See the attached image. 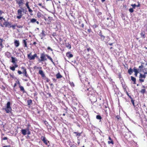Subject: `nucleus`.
Returning <instances> with one entry per match:
<instances>
[{
    "label": "nucleus",
    "mask_w": 147,
    "mask_h": 147,
    "mask_svg": "<svg viewBox=\"0 0 147 147\" xmlns=\"http://www.w3.org/2000/svg\"><path fill=\"white\" fill-rule=\"evenodd\" d=\"M87 92L88 94L89 95H90V100L91 101V102L94 103L96 102L97 101V99L96 96L95 94H92L90 93L91 92V90H92L91 88H87L86 89Z\"/></svg>",
    "instance_id": "nucleus-1"
},
{
    "label": "nucleus",
    "mask_w": 147,
    "mask_h": 147,
    "mask_svg": "<svg viewBox=\"0 0 147 147\" xmlns=\"http://www.w3.org/2000/svg\"><path fill=\"white\" fill-rule=\"evenodd\" d=\"M10 102H8L7 103L6 107L4 108H3V109L7 113H9L11 112L12 109L10 106Z\"/></svg>",
    "instance_id": "nucleus-2"
},
{
    "label": "nucleus",
    "mask_w": 147,
    "mask_h": 147,
    "mask_svg": "<svg viewBox=\"0 0 147 147\" xmlns=\"http://www.w3.org/2000/svg\"><path fill=\"white\" fill-rule=\"evenodd\" d=\"M21 9H18L17 11V14L18 16H17V18L18 19H20L22 15V12H24V9L21 7Z\"/></svg>",
    "instance_id": "nucleus-3"
},
{
    "label": "nucleus",
    "mask_w": 147,
    "mask_h": 147,
    "mask_svg": "<svg viewBox=\"0 0 147 147\" xmlns=\"http://www.w3.org/2000/svg\"><path fill=\"white\" fill-rule=\"evenodd\" d=\"M47 55L45 54V53H43L40 54V59H38V61L39 62H43L47 60V59L46 57H47Z\"/></svg>",
    "instance_id": "nucleus-4"
},
{
    "label": "nucleus",
    "mask_w": 147,
    "mask_h": 147,
    "mask_svg": "<svg viewBox=\"0 0 147 147\" xmlns=\"http://www.w3.org/2000/svg\"><path fill=\"white\" fill-rule=\"evenodd\" d=\"M31 54L32 53H30L27 55L28 58L30 60H34L35 57H38L36 54L35 53L34 55L32 56L31 55Z\"/></svg>",
    "instance_id": "nucleus-5"
},
{
    "label": "nucleus",
    "mask_w": 147,
    "mask_h": 147,
    "mask_svg": "<svg viewBox=\"0 0 147 147\" xmlns=\"http://www.w3.org/2000/svg\"><path fill=\"white\" fill-rule=\"evenodd\" d=\"M146 77V75L142 74L140 73V75L139 77V81L140 82H142L144 81V80Z\"/></svg>",
    "instance_id": "nucleus-6"
},
{
    "label": "nucleus",
    "mask_w": 147,
    "mask_h": 147,
    "mask_svg": "<svg viewBox=\"0 0 147 147\" xmlns=\"http://www.w3.org/2000/svg\"><path fill=\"white\" fill-rule=\"evenodd\" d=\"M16 3L19 5V7L22 6L24 3V0H16Z\"/></svg>",
    "instance_id": "nucleus-7"
},
{
    "label": "nucleus",
    "mask_w": 147,
    "mask_h": 147,
    "mask_svg": "<svg viewBox=\"0 0 147 147\" xmlns=\"http://www.w3.org/2000/svg\"><path fill=\"white\" fill-rule=\"evenodd\" d=\"M29 2L28 1L26 2L25 4V5L27 7V9H28V11L30 13V14L31 15H32L33 14H32V13L33 12V11L30 8L29 6Z\"/></svg>",
    "instance_id": "nucleus-8"
},
{
    "label": "nucleus",
    "mask_w": 147,
    "mask_h": 147,
    "mask_svg": "<svg viewBox=\"0 0 147 147\" xmlns=\"http://www.w3.org/2000/svg\"><path fill=\"white\" fill-rule=\"evenodd\" d=\"M11 23L7 21H5L3 23V25L5 26V27H8L10 28V26L11 25Z\"/></svg>",
    "instance_id": "nucleus-9"
},
{
    "label": "nucleus",
    "mask_w": 147,
    "mask_h": 147,
    "mask_svg": "<svg viewBox=\"0 0 147 147\" xmlns=\"http://www.w3.org/2000/svg\"><path fill=\"white\" fill-rule=\"evenodd\" d=\"M134 109L136 111V113H138L140 114L139 112L138 111V110L140 108L139 107L138 104H137V105H135V106H134Z\"/></svg>",
    "instance_id": "nucleus-10"
},
{
    "label": "nucleus",
    "mask_w": 147,
    "mask_h": 147,
    "mask_svg": "<svg viewBox=\"0 0 147 147\" xmlns=\"http://www.w3.org/2000/svg\"><path fill=\"white\" fill-rule=\"evenodd\" d=\"M41 140L44 143L46 144L49 141L46 138L45 136H42L41 138Z\"/></svg>",
    "instance_id": "nucleus-11"
},
{
    "label": "nucleus",
    "mask_w": 147,
    "mask_h": 147,
    "mask_svg": "<svg viewBox=\"0 0 147 147\" xmlns=\"http://www.w3.org/2000/svg\"><path fill=\"white\" fill-rule=\"evenodd\" d=\"M11 62L14 65L17 63L16 62V61H18L17 59V58H16V57H11Z\"/></svg>",
    "instance_id": "nucleus-12"
},
{
    "label": "nucleus",
    "mask_w": 147,
    "mask_h": 147,
    "mask_svg": "<svg viewBox=\"0 0 147 147\" xmlns=\"http://www.w3.org/2000/svg\"><path fill=\"white\" fill-rule=\"evenodd\" d=\"M66 56L69 58H71L73 57V55L70 52H67L66 54Z\"/></svg>",
    "instance_id": "nucleus-13"
},
{
    "label": "nucleus",
    "mask_w": 147,
    "mask_h": 147,
    "mask_svg": "<svg viewBox=\"0 0 147 147\" xmlns=\"http://www.w3.org/2000/svg\"><path fill=\"white\" fill-rule=\"evenodd\" d=\"M27 40V39H26V40L24 39L22 40V44H23V45L24 47H26V48H28V46L27 45V43L26 41V40Z\"/></svg>",
    "instance_id": "nucleus-14"
},
{
    "label": "nucleus",
    "mask_w": 147,
    "mask_h": 147,
    "mask_svg": "<svg viewBox=\"0 0 147 147\" xmlns=\"http://www.w3.org/2000/svg\"><path fill=\"white\" fill-rule=\"evenodd\" d=\"M14 45L16 47H17L19 46L20 42L18 40H15L14 42Z\"/></svg>",
    "instance_id": "nucleus-15"
},
{
    "label": "nucleus",
    "mask_w": 147,
    "mask_h": 147,
    "mask_svg": "<svg viewBox=\"0 0 147 147\" xmlns=\"http://www.w3.org/2000/svg\"><path fill=\"white\" fill-rule=\"evenodd\" d=\"M39 74H40L42 77H44L45 76V74H44L43 71L42 70H39L38 72Z\"/></svg>",
    "instance_id": "nucleus-16"
},
{
    "label": "nucleus",
    "mask_w": 147,
    "mask_h": 147,
    "mask_svg": "<svg viewBox=\"0 0 147 147\" xmlns=\"http://www.w3.org/2000/svg\"><path fill=\"white\" fill-rule=\"evenodd\" d=\"M21 131L22 134L24 135H26L27 134V130L25 129H22Z\"/></svg>",
    "instance_id": "nucleus-17"
},
{
    "label": "nucleus",
    "mask_w": 147,
    "mask_h": 147,
    "mask_svg": "<svg viewBox=\"0 0 147 147\" xmlns=\"http://www.w3.org/2000/svg\"><path fill=\"white\" fill-rule=\"evenodd\" d=\"M23 73L24 74V75L26 77H27L30 79V80H31L30 79V77L28 76V75L27 73V71H26V69H24V70L23 71Z\"/></svg>",
    "instance_id": "nucleus-18"
},
{
    "label": "nucleus",
    "mask_w": 147,
    "mask_h": 147,
    "mask_svg": "<svg viewBox=\"0 0 147 147\" xmlns=\"http://www.w3.org/2000/svg\"><path fill=\"white\" fill-rule=\"evenodd\" d=\"M121 83L122 85V87L124 90V91H126V88L127 87L126 86L125 84V83H123L122 82H121Z\"/></svg>",
    "instance_id": "nucleus-19"
},
{
    "label": "nucleus",
    "mask_w": 147,
    "mask_h": 147,
    "mask_svg": "<svg viewBox=\"0 0 147 147\" xmlns=\"http://www.w3.org/2000/svg\"><path fill=\"white\" fill-rule=\"evenodd\" d=\"M95 13L98 16H100L102 14V13L99 12V10L98 9H96L95 10Z\"/></svg>",
    "instance_id": "nucleus-20"
},
{
    "label": "nucleus",
    "mask_w": 147,
    "mask_h": 147,
    "mask_svg": "<svg viewBox=\"0 0 147 147\" xmlns=\"http://www.w3.org/2000/svg\"><path fill=\"white\" fill-rule=\"evenodd\" d=\"M19 88H20V90L21 91H22L23 92V93H26V92L25 91L24 88V87L22 86H19Z\"/></svg>",
    "instance_id": "nucleus-21"
},
{
    "label": "nucleus",
    "mask_w": 147,
    "mask_h": 147,
    "mask_svg": "<svg viewBox=\"0 0 147 147\" xmlns=\"http://www.w3.org/2000/svg\"><path fill=\"white\" fill-rule=\"evenodd\" d=\"M47 57L48 58V59H49L51 61V62L54 65H55V63L53 61L52 59L49 55H47Z\"/></svg>",
    "instance_id": "nucleus-22"
},
{
    "label": "nucleus",
    "mask_w": 147,
    "mask_h": 147,
    "mask_svg": "<svg viewBox=\"0 0 147 147\" xmlns=\"http://www.w3.org/2000/svg\"><path fill=\"white\" fill-rule=\"evenodd\" d=\"M5 55L8 58H9L11 57V53L8 52H7L5 53Z\"/></svg>",
    "instance_id": "nucleus-23"
},
{
    "label": "nucleus",
    "mask_w": 147,
    "mask_h": 147,
    "mask_svg": "<svg viewBox=\"0 0 147 147\" xmlns=\"http://www.w3.org/2000/svg\"><path fill=\"white\" fill-rule=\"evenodd\" d=\"M144 67V66L143 65H141L140 66L138 67V70L139 72H141L142 70H143V68Z\"/></svg>",
    "instance_id": "nucleus-24"
},
{
    "label": "nucleus",
    "mask_w": 147,
    "mask_h": 147,
    "mask_svg": "<svg viewBox=\"0 0 147 147\" xmlns=\"http://www.w3.org/2000/svg\"><path fill=\"white\" fill-rule=\"evenodd\" d=\"M65 46L68 49H70L71 48V46L69 43H66L65 44Z\"/></svg>",
    "instance_id": "nucleus-25"
},
{
    "label": "nucleus",
    "mask_w": 147,
    "mask_h": 147,
    "mask_svg": "<svg viewBox=\"0 0 147 147\" xmlns=\"http://www.w3.org/2000/svg\"><path fill=\"white\" fill-rule=\"evenodd\" d=\"M43 16V15H42L40 12H38L37 13V16L38 18H40V17L42 18Z\"/></svg>",
    "instance_id": "nucleus-26"
},
{
    "label": "nucleus",
    "mask_w": 147,
    "mask_h": 147,
    "mask_svg": "<svg viewBox=\"0 0 147 147\" xmlns=\"http://www.w3.org/2000/svg\"><path fill=\"white\" fill-rule=\"evenodd\" d=\"M56 77L57 79H60L62 78V76L59 73L56 75Z\"/></svg>",
    "instance_id": "nucleus-27"
},
{
    "label": "nucleus",
    "mask_w": 147,
    "mask_h": 147,
    "mask_svg": "<svg viewBox=\"0 0 147 147\" xmlns=\"http://www.w3.org/2000/svg\"><path fill=\"white\" fill-rule=\"evenodd\" d=\"M131 80L134 82V84H136V78L132 76L131 77Z\"/></svg>",
    "instance_id": "nucleus-28"
},
{
    "label": "nucleus",
    "mask_w": 147,
    "mask_h": 147,
    "mask_svg": "<svg viewBox=\"0 0 147 147\" xmlns=\"http://www.w3.org/2000/svg\"><path fill=\"white\" fill-rule=\"evenodd\" d=\"M145 32L144 31H142L140 34L141 36L144 38H145Z\"/></svg>",
    "instance_id": "nucleus-29"
},
{
    "label": "nucleus",
    "mask_w": 147,
    "mask_h": 147,
    "mask_svg": "<svg viewBox=\"0 0 147 147\" xmlns=\"http://www.w3.org/2000/svg\"><path fill=\"white\" fill-rule=\"evenodd\" d=\"M113 89L114 90V91L115 92H117V91L118 90V89L117 88V86L116 85H115L113 86Z\"/></svg>",
    "instance_id": "nucleus-30"
},
{
    "label": "nucleus",
    "mask_w": 147,
    "mask_h": 147,
    "mask_svg": "<svg viewBox=\"0 0 147 147\" xmlns=\"http://www.w3.org/2000/svg\"><path fill=\"white\" fill-rule=\"evenodd\" d=\"M133 72V70L131 67L128 70V72L130 75H131Z\"/></svg>",
    "instance_id": "nucleus-31"
},
{
    "label": "nucleus",
    "mask_w": 147,
    "mask_h": 147,
    "mask_svg": "<svg viewBox=\"0 0 147 147\" xmlns=\"http://www.w3.org/2000/svg\"><path fill=\"white\" fill-rule=\"evenodd\" d=\"M36 19L35 18H32L30 20V22L32 23H34L36 22Z\"/></svg>",
    "instance_id": "nucleus-32"
},
{
    "label": "nucleus",
    "mask_w": 147,
    "mask_h": 147,
    "mask_svg": "<svg viewBox=\"0 0 147 147\" xmlns=\"http://www.w3.org/2000/svg\"><path fill=\"white\" fill-rule=\"evenodd\" d=\"M32 100L31 99H29L27 101V103L28 105H31V103H32Z\"/></svg>",
    "instance_id": "nucleus-33"
},
{
    "label": "nucleus",
    "mask_w": 147,
    "mask_h": 147,
    "mask_svg": "<svg viewBox=\"0 0 147 147\" xmlns=\"http://www.w3.org/2000/svg\"><path fill=\"white\" fill-rule=\"evenodd\" d=\"M133 71L135 73L139 72L138 69L136 67H134L133 68Z\"/></svg>",
    "instance_id": "nucleus-34"
},
{
    "label": "nucleus",
    "mask_w": 147,
    "mask_h": 147,
    "mask_svg": "<svg viewBox=\"0 0 147 147\" xmlns=\"http://www.w3.org/2000/svg\"><path fill=\"white\" fill-rule=\"evenodd\" d=\"M45 32L44 30H42V32L40 34L41 35V36H42V37L43 36H45L46 35V34L45 33Z\"/></svg>",
    "instance_id": "nucleus-35"
},
{
    "label": "nucleus",
    "mask_w": 147,
    "mask_h": 147,
    "mask_svg": "<svg viewBox=\"0 0 147 147\" xmlns=\"http://www.w3.org/2000/svg\"><path fill=\"white\" fill-rule=\"evenodd\" d=\"M74 133L76 134V136H80L81 134V133H78L77 132H74Z\"/></svg>",
    "instance_id": "nucleus-36"
},
{
    "label": "nucleus",
    "mask_w": 147,
    "mask_h": 147,
    "mask_svg": "<svg viewBox=\"0 0 147 147\" xmlns=\"http://www.w3.org/2000/svg\"><path fill=\"white\" fill-rule=\"evenodd\" d=\"M96 118L98 119L101 120L102 119V117L100 115H96Z\"/></svg>",
    "instance_id": "nucleus-37"
},
{
    "label": "nucleus",
    "mask_w": 147,
    "mask_h": 147,
    "mask_svg": "<svg viewBox=\"0 0 147 147\" xmlns=\"http://www.w3.org/2000/svg\"><path fill=\"white\" fill-rule=\"evenodd\" d=\"M10 69L11 70L13 71H14L15 70V68L14 66H10Z\"/></svg>",
    "instance_id": "nucleus-38"
},
{
    "label": "nucleus",
    "mask_w": 147,
    "mask_h": 147,
    "mask_svg": "<svg viewBox=\"0 0 147 147\" xmlns=\"http://www.w3.org/2000/svg\"><path fill=\"white\" fill-rule=\"evenodd\" d=\"M100 36L101 37V40L102 41L104 40L105 38V37L103 35H101Z\"/></svg>",
    "instance_id": "nucleus-39"
},
{
    "label": "nucleus",
    "mask_w": 147,
    "mask_h": 147,
    "mask_svg": "<svg viewBox=\"0 0 147 147\" xmlns=\"http://www.w3.org/2000/svg\"><path fill=\"white\" fill-rule=\"evenodd\" d=\"M145 91L146 90L145 89H142L140 91V92L144 94L145 93Z\"/></svg>",
    "instance_id": "nucleus-40"
},
{
    "label": "nucleus",
    "mask_w": 147,
    "mask_h": 147,
    "mask_svg": "<svg viewBox=\"0 0 147 147\" xmlns=\"http://www.w3.org/2000/svg\"><path fill=\"white\" fill-rule=\"evenodd\" d=\"M44 123L47 126H48V125H49L48 123L46 121H44Z\"/></svg>",
    "instance_id": "nucleus-41"
},
{
    "label": "nucleus",
    "mask_w": 147,
    "mask_h": 147,
    "mask_svg": "<svg viewBox=\"0 0 147 147\" xmlns=\"http://www.w3.org/2000/svg\"><path fill=\"white\" fill-rule=\"evenodd\" d=\"M129 11L131 13H132L134 12V10L133 8H131L129 9Z\"/></svg>",
    "instance_id": "nucleus-42"
},
{
    "label": "nucleus",
    "mask_w": 147,
    "mask_h": 147,
    "mask_svg": "<svg viewBox=\"0 0 147 147\" xmlns=\"http://www.w3.org/2000/svg\"><path fill=\"white\" fill-rule=\"evenodd\" d=\"M131 101L132 102L133 106H135V105L134 104V100L133 99V98L131 99Z\"/></svg>",
    "instance_id": "nucleus-43"
},
{
    "label": "nucleus",
    "mask_w": 147,
    "mask_h": 147,
    "mask_svg": "<svg viewBox=\"0 0 147 147\" xmlns=\"http://www.w3.org/2000/svg\"><path fill=\"white\" fill-rule=\"evenodd\" d=\"M92 27L93 29H95L98 27V26L95 24L92 26Z\"/></svg>",
    "instance_id": "nucleus-44"
},
{
    "label": "nucleus",
    "mask_w": 147,
    "mask_h": 147,
    "mask_svg": "<svg viewBox=\"0 0 147 147\" xmlns=\"http://www.w3.org/2000/svg\"><path fill=\"white\" fill-rule=\"evenodd\" d=\"M131 6H132L133 9H135L136 7V4H131Z\"/></svg>",
    "instance_id": "nucleus-45"
},
{
    "label": "nucleus",
    "mask_w": 147,
    "mask_h": 147,
    "mask_svg": "<svg viewBox=\"0 0 147 147\" xmlns=\"http://www.w3.org/2000/svg\"><path fill=\"white\" fill-rule=\"evenodd\" d=\"M47 128L48 130H51V129L52 127L50 125H48V126H47Z\"/></svg>",
    "instance_id": "nucleus-46"
},
{
    "label": "nucleus",
    "mask_w": 147,
    "mask_h": 147,
    "mask_svg": "<svg viewBox=\"0 0 147 147\" xmlns=\"http://www.w3.org/2000/svg\"><path fill=\"white\" fill-rule=\"evenodd\" d=\"M108 143L109 144H114V142L113 140H111V141H108Z\"/></svg>",
    "instance_id": "nucleus-47"
},
{
    "label": "nucleus",
    "mask_w": 147,
    "mask_h": 147,
    "mask_svg": "<svg viewBox=\"0 0 147 147\" xmlns=\"http://www.w3.org/2000/svg\"><path fill=\"white\" fill-rule=\"evenodd\" d=\"M1 88L3 90H5V87L3 85L1 86Z\"/></svg>",
    "instance_id": "nucleus-48"
},
{
    "label": "nucleus",
    "mask_w": 147,
    "mask_h": 147,
    "mask_svg": "<svg viewBox=\"0 0 147 147\" xmlns=\"http://www.w3.org/2000/svg\"><path fill=\"white\" fill-rule=\"evenodd\" d=\"M126 92V93L127 94V95H128V96L131 99H132V97H131V96L130 95H129V93H128V92H127V91H125Z\"/></svg>",
    "instance_id": "nucleus-49"
},
{
    "label": "nucleus",
    "mask_w": 147,
    "mask_h": 147,
    "mask_svg": "<svg viewBox=\"0 0 147 147\" xmlns=\"http://www.w3.org/2000/svg\"><path fill=\"white\" fill-rule=\"evenodd\" d=\"M15 26L16 25H11V26H10V28L12 27L13 29H15Z\"/></svg>",
    "instance_id": "nucleus-50"
},
{
    "label": "nucleus",
    "mask_w": 147,
    "mask_h": 147,
    "mask_svg": "<svg viewBox=\"0 0 147 147\" xmlns=\"http://www.w3.org/2000/svg\"><path fill=\"white\" fill-rule=\"evenodd\" d=\"M70 84L72 87H74V84L73 82H70Z\"/></svg>",
    "instance_id": "nucleus-51"
},
{
    "label": "nucleus",
    "mask_w": 147,
    "mask_h": 147,
    "mask_svg": "<svg viewBox=\"0 0 147 147\" xmlns=\"http://www.w3.org/2000/svg\"><path fill=\"white\" fill-rule=\"evenodd\" d=\"M46 145H47L48 147H49L50 146V143L49 142V141L46 144H45Z\"/></svg>",
    "instance_id": "nucleus-52"
},
{
    "label": "nucleus",
    "mask_w": 147,
    "mask_h": 147,
    "mask_svg": "<svg viewBox=\"0 0 147 147\" xmlns=\"http://www.w3.org/2000/svg\"><path fill=\"white\" fill-rule=\"evenodd\" d=\"M52 35L54 37L56 36V33L55 32L53 33V34H52Z\"/></svg>",
    "instance_id": "nucleus-53"
},
{
    "label": "nucleus",
    "mask_w": 147,
    "mask_h": 147,
    "mask_svg": "<svg viewBox=\"0 0 147 147\" xmlns=\"http://www.w3.org/2000/svg\"><path fill=\"white\" fill-rule=\"evenodd\" d=\"M17 27L18 28H23V26L21 25L17 26Z\"/></svg>",
    "instance_id": "nucleus-54"
},
{
    "label": "nucleus",
    "mask_w": 147,
    "mask_h": 147,
    "mask_svg": "<svg viewBox=\"0 0 147 147\" xmlns=\"http://www.w3.org/2000/svg\"><path fill=\"white\" fill-rule=\"evenodd\" d=\"M87 31H88V32L89 33H90L91 32H92V30H91V29H88V30H87Z\"/></svg>",
    "instance_id": "nucleus-55"
},
{
    "label": "nucleus",
    "mask_w": 147,
    "mask_h": 147,
    "mask_svg": "<svg viewBox=\"0 0 147 147\" xmlns=\"http://www.w3.org/2000/svg\"><path fill=\"white\" fill-rule=\"evenodd\" d=\"M70 147H77L74 144H71Z\"/></svg>",
    "instance_id": "nucleus-56"
},
{
    "label": "nucleus",
    "mask_w": 147,
    "mask_h": 147,
    "mask_svg": "<svg viewBox=\"0 0 147 147\" xmlns=\"http://www.w3.org/2000/svg\"><path fill=\"white\" fill-rule=\"evenodd\" d=\"M13 66L15 68L17 67H18V65L17 64V63L15 64Z\"/></svg>",
    "instance_id": "nucleus-57"
},
{
    "label": "nucleus",
    "mask_w": 147,
    "mask_h": 147,
    "mask_svg": "<svg viewBox=\"0 0 147 147\" xmlns=\"http://www.w3.org/2000/svg\"><path fill=\"white\" fill-rule=\"evenodd\" d=\"M98 34L100 36H101V35H102V32H101V31H100V32H99Z\"/></svg>",
    "instance_id": "nucleus-58"
},
{
    "label": "nucleus",
    "mask_w": 147,
    "mask_h": 147,
    "mask_svg": "<svg viewBox=\"0 0 147 147\" xmlns=\"http://www.w3.org/2000/svg\"><path fill=\"white\" fill-rule=\"evenodd\" d=\"M47 49L48 50H50L51 51H52L53 50L50 47H48L47 48Z\"/></svg>",
    "instance_id": "nucleus-59"
},
{
    "label": "nucleus",
    "mask_w": 147,
    "mask_h": 147,
    "mask_svg": "<svg viewBox=\"0 0 147 147\" xmlns=\"http://www.w3.org/2000/svg\"><path fill=\"white\" fill-rule=\"evenodd\" d=\"M38 5L39 6H41L42 8L44 7V6L42 5V4L41 3H39L38 4Z\"/></svg>",
    "instance_id": "nucleus-60"
},
{
    "label": "nucleus",
    "mask_w": 147,
    "mask_h": 147,
    "mask_svg": "<svg viewBox=\"0 0 147 147\" xmlns=\"http://www.w3.org/2000/svg\"><path fill=\"white\" fill-rule=\"evenodd\" d=\"M18 73L19 74H21L22 73V72L21 71L19 70H18Z\"/></svg>",
    "instance_id": "nucleus-61"
},
{
    "label": "nucleus",
    "mask_w": 147,
    "mask_h": 147,
    "mask_svg": "<svg viewBox=\"0 0 147 147\" xmlns=\"http://www.w3.org/2000/svg\"><path fill=\"white\" fill-rule=\"evenodd\" d=\"M27 134L28 135H30L31 134V132L30 131H27Z\"/></svg>",
    "instance_id": "nucleus-62"
},
{
    "label": "nucleus",
    "mask_w": 147,
    "mask_h": 147,
    "mask_svg": "<svg viewBox=\"0 0 147 147\" xmlns=\"http://www.w3.org/2000/svg\"><path fill=\"white\" fill-rule=\"evenodd\" d=\"M143 72L144 73V75H146L147 74V72L146 71L145 72L144 70H143Z\"/></svg>",
    "instance_id": "nucleus-63"
},
{
    "label": "nucleus",
    "mask_w": 147,
    "mask_h": 147,
    "mask_svg": "<svg viewBox=\"0 0 147 147\" xmlns=\"http://www.w3.org/2000/svg\"><path fill=\"white\" fill-rule=\"evenodd\" d=\"M3 140H5L7 139V137H5L3 138L2 139Z\"/></svg>",
    "instance_id": "nucleus-64"
}]
</instances>
